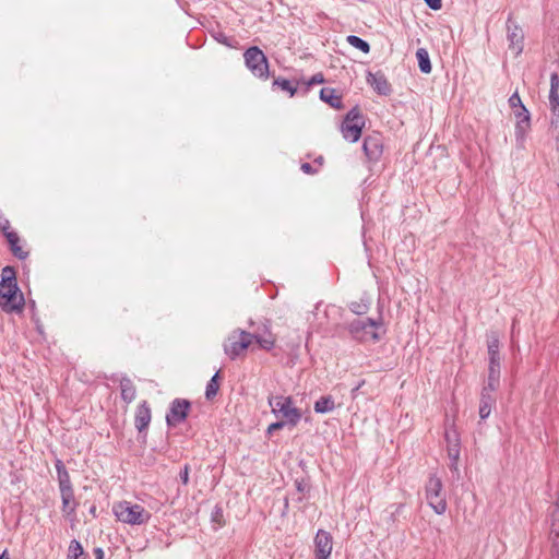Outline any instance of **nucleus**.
<instances>
[{"instance_id": "f257e3e1", "label": "nucleus", "mask_w": 559, "mask_h": 559, "mask_svg": "<svg viewBox=\"0 0 559 559\" xmlns=\"http://www.w3.org/2000/svg\"><path fill=\"white\" fill-rule=\"evenodd\" d=\"M0 307L5 312H19L24 307V297L16 285L14 271L8 266L2 270Z\"/></svg>"}, {"instance_id": "f03ea898", "label": "nucleus", "mask_w": 559, "mask_h": 559, "mask_svg": "<svg viewBox=\"0 0 559 559\" xmlns=\"http://www.w3.org/2000/svg\"><path fill=\"white\" fill-rule=\"evenodd\" d=\"M349 333L358 341L370 343L381 340L385 332V325L382 319L370 320L356 318L349 323Z\"/></svg>"}, {"instance_id": "7ed1b4c3", "label": "nucleus", "mask_w": 559, "mask_h": 559, "mask_svg": "<svg viewBox=\"0 0 559 559\" xmlns=\"http://www.w3.org/2000/svg\"><path fill=\"white\" fill-rule=\"evenodd\" d=\"M56 471L60 490V497L62 501L61 511L64 516L72 518L75 514L79 502L75 500L74 490L72 487L70 475L62 463V461L57 460L56 462Z\"/></svg>"}, {"instance_id": "20e7f679", "label": "nucleus", "mask_w": 559, "mask_h": 559, "mask_svg": "<svg viewBox=\"0 0 559 559\" xmlns=\"http://www.w3.org/2000/svg\"><path fill=\"white\" fill-rule=\"evenodd\" d=\"M112 511L118 521L129 525H142L151 520V513L147 510L129 501L115 503Z\"/></svg>"}, {"instance_id": "39448f33", "label": "nucleus", "mask_w": 559, "mask_h": 559, "mask_svg": "<svg viewBox=\"0 0 559 559\" xmlns=\"http://www.w3.org/2000/svg\"><path fill=\"white\" fill-rule=\"evenodd\" d=\"M243 61L250 73L262 81L270 76V64L264 52L257 46L249 47L243 52Z\"/></svg>"}, {"instance_id": "423d86ee", "label": "nucleus", "mask_w": 559, "mask_h": 559, "mask_svg": "<svg viewBox=\"0 0 559 559\" xmlns=\"http://www.w3.org/2000/svg\"><path fill=\"white\" fill-rule=\"evenodd\" d=\"M425 492L429 507L437 514H444L448 509V503L442 481L437 475L432 474L429 476L426 483Z\"/></svg>"}, {"instance_id": "0eeeda50", "label": "nucleus", "mask_w": 559, "mask_h": 559, "mask_svg": "<svg viewBox=\"0 0 559 559\" xmlns=\"http://www.w3.org/2000/svg\"><path fill=\"white\" fill-rule=\"evenodd\" d=\"M509 105L515 117V134L519 139L524 140L527 132L531 130V115L523 105L518 91L510 96Z\"/></svg>"}, {"instance_id": "6e6552de", "label": "nucleus", "mask_w": 559, "mask_h": 559, "mask_svg": "<svg viewBox=\"0 0 559 559\" xmlns=\"http://www.w3.org/2000/svg\"><path fill=\"white\" fill-rule=\"evenodd\" d=\"M269 404L276 416L284 418L292 426H296L301 418V413L293 406L290 396L271 397Z\"/></svg>"}, {"instance_id": "1a4fd4ad", "label": "nucleus", "mask_w": 559, "mask_h": 559, "mask_svg": "<svg viewBox=\"0 0 559 559\" xmlns=\"http://www.w3.org/2000/svg\"><path fill=\"white\" fill-rule=\"evenodd\" d=\"M365 127V118L358 107L350 109L344 118L341 132L345 140L357 142L361 136L362 128Z\"/></svg>"}, {"instance_id": "9d476101", "label": "nucleus", "mask_w": 559, "mask_h": 559, "mask_svg": "<svg viewBox=\"0 0 559 559\" xmlns=\"http://www.w3.org/2000/svg\"><path fill=\"white\" fill-rule=\"evenodd\" d=\"M229 341L233 349H247L249 346H252L255 343L260 345L262 349H269L274 345L273 341H261L253 337L251 334L241 331L235 330L229 336Z\"/></svg>"}, {"instance_id": "9b49d317", "label": "nucleus", "mask_w": 559, "mask_h": 559, "mask_svg": "<svg viewBox=\"0 0 559 559\" xmlns=\"http://www.w3.org/2000/svg\"><path fill=\"white\" fill-rule=\"evenodd\" d=\"M191 404L187 400L176 399L171 402L169 412L166 415V423L169 427H176L188 417Z\"/></svg>"}, {"instance_id": "f8f14e48", "label": "nucleus", "mask_w": 559, "mask_h": 559, "mask_svg": "<svg viewBox=\"0 0 559 559\" xmlns=\"http://www.w3.org/2000/svg\"><path fill=\"white\" fill-rule=\"evenodd\" d=\"M549 521V540L551 543V554L554 557L559 558V495L556 498L555 504L550 508Z\"/></svg>"}, {"instance_id": "ddd939ff", "label": "nucleus", "mask_w": 559, "mask_h": 559, "mask_svg": "<svg viewBox=\"0 0 559 559\" xmlns=\"http://www.w3.org/2000/svg\"><path fill=\"white\" fill-rule=\"evenodd\" d=\"M500 368L501 358L499 356V352H491L489 358L488 380L487 384L485 385L487 390H490V392H495L499 388Z\"/></svg>"}, {"instance_id": "4468645a", "label": "nucleus", "mask_w": 559, "mask_h": 559, "mask_svg": "<svg viewBox=\"0 0 559 559\" xmlns=\"http://www.w3.org/2000/svg\"><path fill=\"white\" fill-rule=\"evenodd\" d=\"M314 547L316 557H330L333 548L331 534L319 530L314 537Z\"/></svg>"}, {"instance_id": "2eb2a0df", "label": "nucleus", "mask_w": 559, "mask_h": 559, "mask_svg": "<svg viewBox=\"0 0 559 559\" xmlns=\"http://www.w3.org/2000/svg\"><path fill=\"white\" fill-rule=\"evenodd\" d=\"M151 408L146 401L142 402L135 413L134 425L139 432L147 429L151 423Z\"/></svg>"}, {"instance_id": "dca6fc26", "label": "nucleus", "mask_w": 559, "mask_h": 559, "mask_svg": "<svg viewBox=\"0 0 559 559\" xmlns=\"http://www.w3.org/2000/svg\"><path fill=\"white\" fill-rule=\"evenodd\" d=\"M549 106L551 112L559 117V75L557 73L550 75Z\"/></svg>"}, {"instance_id": "f3484780", "label": "nucleus", "mask_w": 559, "mask_h": 559, "mask_svg": "<svg viewBox=\"0 0 559 559\" xmlns=\"http://www.w3.org/2000/svg\"><path fill=\"white\" fill-rule=\"evenodd\" d=\"M362 148L367 158L371 162L378 160L382 154V145L377 138H366Z\"/></svg>"}, {"instance_id": "a211bd4d", "label": "nucleus", "mask_w": 559, "mask_h": 559, "mask_svg": "<svg viewBox=\"0 0 559 559\" xmlns=\"http://www.w3.org/2000/svg\"><path fill=\"white\" fill-rule=\"evenodd\" d=\"M447 451L450 460L460 459V439L455 430L445 431Z\"/></svg>"}, {"instance_id": "6ab92c4d", "label": "nucleus", "mask_w": 559, "mask_h": 559, "mask_svg": "<svg viewBox=\"0 0 559 559\" xmlns=\"http://www.w3.org/2000/svg\"><path fill=\"white\" fill-rule=\"evenodd\" d=\"M493 392H490V390H487L486 386H484L481 391L480 396V405H479V416L481 419H486L491 412V407L496 403V397L492 395Z\"/></svg>"}, {"instance_id": "aec40b11", "label": "nucleus", "mask_w": 559, "mask_h": 559, "mask_svg": "<svg viewBox=\"0 0 559 559\" xmlns=\"http://www.w3.org/2000/svg\"><path fill=\"white\" fill-rule=\"evenodd\" d=\"M367 81L373 87V90L379 94L386 95L391 91V86H390L389 82L382 74L369 73Z\"/></svg>"}, {"instance_id": "412c9836", "label": "nucleus", "mask_w": 559, "mask_h": 559, "mask_svg": "<svg viewBox=\"0 0 559 559\" xmlns=\"http://www.w3.org/2000/svg\"><path fill=\"white\" fill-rule=\"evenodd\" d=\"M508 39L510 41L509 47L512 49L515 55H519L523 50V32L520 27L515 26L512 31L508 34Z\"/></svg>"}, {"instance_id": "4be33fe9", "label": "nucleus", "mask_w": 559, "mask_h": 559, "mask_svg": "<svg viewBox=\"0 0 559 559\" xmlns=\"http://www.w3.org/2000/svg\"><path fill=\"white\" fill-rule=\"evenodd\" d=\"M7 240L15 257L25 259L28 255V251L21 245V239L16 233H8Z\"/></svg>"}, {"instance_id": "5701e85b", "label": "nucleus", "mask_w": 559, "mask_h": 559, "mask_svg": "<svg viewBox=\"0 0 559 559\" xmlns=\"http://www.w3.org/2000/svg\"><path fill=\"white\" fill-rule=\"evenodd\" d=\"M120 391L121 399L128 404L131 403L136 396V389L133 382L127 377H123L120 380Z\"/></svg>"}, {"instance_id": "b1692460", "label": "nucleus", "mask_w": 559, "mask_h": 559, "mask_svg": "<svg viewBox=\"0 0 559 559\" xmlns=\"http://www.w3.org/2000/svg\"><path fill=\"white\" fill-rule=\"evenodd\" d=\"M320 97L322 100H324L325 103L331 105V107L336 108V109L342 108V98L336 93L335 90L330 88V87H324L320 92Z\"/></svg>"}, {"instance_id": "393cba45", "label": "nucleus", "mask_w": 559, "mask_h": 559, "mask_svg": "<svg viewBox=\"0 0 559 559\" xmlns=\"http://www.w3.org/2000/svg\"><path fill=\"white\" fill-rule=\"evenodd\" d=\"M313 408H314L316 413L325 414V413L332 412L335 408V403L331 395L321 396L314 403Z\"/></svg>"}, {"instance_id": "a878e982", "label": "nucleus", "mask_w": 559, "mask_h": 559, "mask_svg": "<svg viewBox=\"0 0 559 559\" xmlns=\"http://www.w3.org/2000/svg\"><path fill=\"white\" fill-rule=\"evenodd\" d=\"M416 57L418 60V66L421 72L430 73L431 72V63L429 60V55L426 49L419 48L416 51Z\"/></svg>"}, {"instance_id": "bb28decb", "label": "nucleus", "mask_w": 559, "mask_h": 559, "mask_svg": "<svg viewBox=\"0 0 559 559\" xmlns=\"http://www.w3.org/2000/svg\"><path fill=\"white\" fill-rule=\"evenodd\" d=\"M273 87L280 88L286 92L290 97L297 92V86L294 85L289 80L284 78H277L273 81Z\"/></svg>"}, {"instance_id": "cd10ccee", "label": "nucleus", "mask_w": 559, "mask_h": 559, "mask_svg": "<svg viewBox=\"0 0 559 559\" xmlns=\"http://www.w3.org/2000/svg\"><path fill=\"white\" fill-rule=\"evenodd\" d=\"M218 377H219V371H217L212 378L211 380L207 382L206 384V388H205V397L207 400H212L216 396L218 390H219V383H218Z\"/></svg>"}, {"instance_id": "c85d7f7f", "label": "nucleus", "mask_w": 559, "mask_h": 559, "mask_svg": "<svg viewBox=\"0 0 559 559\" xmlns=\"http://www.w3.org/2000/svg\"><path fill=\"white\" fill-rule=\"evenodd\" d=\"M346 40L350 46L361 50L365 53H368L370 51L369 44L366 40L359 38L358 36L349 35L347 36Z\"/></svg>"}, {"instance_id": "c756f323", "label": "nucleus", "mask_w": 559, "mask_h": 559, "mask_svg": "<svg viewBox=\"0 0 559 559\" xmlns=\"http://www.w3.org/2000/svg\"><path fill=\"white\" fill-rule=\"evenodd\" d=\"M83 555V547L76 539L71 540L67 559H79Z\"/></svg>"}, {"instance_id": "7c9ffc66", "label": "nucleus", "mask_w": 559, "mask_h": 559, "mask_svg": "<svg viewBox=\"0 0 559 559\" xmlns=\"http://www.w3.org/2000/svg\"><path fill=\"white\" fill-rule=\"evenodd\" d=\"M189 473L190 466L186 464L179 473V478L185 486L189 484Z\"/></svg>"}, {"instance_id": "2f4dec72", "label": "nucleus", "mask_w": 559, "mask_h": 559, "mask_svg": "<svg viewBox=\"0 0 559 559\" xmlns=\"http://www.w3.org/2000/svg\"><path fill=\"white\" fill-rule=\"evenodd\" d=\"M0 229L3 231L5 237L8 233H15L14 230H12L10 222L8 219L0 218Z\"/></svg>"}, {"instance_id": "473e14b6", "label": "nucleus", "mask_w": 559, "mask_h": 559, "mask_svg": "<svg viewBox=\"0 0 559 559\" xmlns=\"http://www.w3.org/2000/svg\"><path fill=\"white\" fill-rule=\"evenodd\" d=\"M295 485H296L297 491L299 493H304V492L309 490V486H308V484L304 479H301V480L297 479L295 481Z\"/></svg>"}, {"instance_id": "72a5a7b5", "label": "nucleus", "mask_w": 559, "mask_h": 559, "mask_svg": "<svg viewBox=\"0 0 559 559\" xmlns=\"http://www.w3.org/2000/svg\"><path fill=\"white\" fill-rule=\"evenodd\" d=\"M350 308L356 313H364L366 311V309H367V306L366 305H360V304H357V302H352Z\"/></svg>"}, {"instance_id": "f704fd0d", "label": "nucleus", "mask_w": 559, "mask_h": 559, "mask_svg": "<svg viewBox=\"0 0 559 559\" xmlns=\"http://www.w3.org/2000/svg\"><path fill=\"white\" fill-rule=\"evenodd\" d=\"M285 425V421H276V423H273L269 426L267 428V432L269 433H272L274 430H278V429H282Z\"/></svg>"}, {"instance_id": "c9c22d12", "label": "nucleus", "mask_w": 559, "mask_h": 559, "mask_svg": "<svg viewBox=\"0 0 559 559\" xmlns=\"http://www.w3.org/2000/svg\"><path fill=\"white\" fill-rule=\"evenodd\" d=\"M425 1L433 10H438L442 5V1L441 0H425Z\"/></svg>"}, {"instance_id": "e433bc0d", "label": "nucleus", "mask_w": 559, "mask_h": 559, "mask_svg": "<svg viewBox=\"0 0 559 559\" xmlns=\"http://www.w3.org/2000/svg\"><path fill=\"white\" fill-rule=\"evenodd\" d=\"M323 82V75L321 73H318L311 78L309 81V84H319Z\"/></svg>"}, {"instance_id": "4c0bfd02", "label": "nucleus", "mask_w": 559, "mask_h": 559, "mask_svg": "<svg viewBox=\"0 0 559 559\" xmlns=\"http://www.w3.org/2000/svg\"><path fill=\"white\" fill-rule=\"evenodd\" d=\"M365 384V380L358 382V384L352 390V397L356 399L358 390Z\"/></svg>"}, {"instance_id": "58836bf2", "label": "nucleus", "mask_w": 559, "mask_h": 559, "mask_svg": "<svg viewBox=\"0 0 559 559\" xmlns=\"http://www.w3.org/2000/svg\"><path fill=\"white\" fill-rule=\"evenodd\" d=\"M301 170L305 174H313L312 166L309 163H305L301 165Z\"/></svg>"}, {"instance_id": "ea45409f", "label": "nucleus", "mask_w": 559, "mask_h": 559, "mask_svg": "<svg viewBox=\"0 0 559 559\" xmlns=\"http://www.w3.org/2000/svg\"><path fill=\"white\" fill-rule=\"evenodd\" d=\"M94 555L95 559H104V551L102 548H95Z\"/></svg>"}, {"instance_id": "a19ab883", "label": "nucleus", "mask_w": 559, "mask_h": 559, "mask_svg": "<svg viewBox=\"0 0 559 559\" xmlns=\"http://www.w3.org/2000/svg\"><path fill=\"white\" fill-rule=\"evenodd\" d=\"M451 463H450V468L452 471H457V463H459V460H450Z\"/></svg>"}, {"instance_id": "79ce46f5", "label": "nucleus", "mask_w": 559, "mask_h": 559, "mask_svg": "<svg viewBox=\"0 0 559 559\" xmlns=\"http://www.w3.org/2000/svg\"><path fill=\"white\" fill-rule=\"evenodd\" d=\"M0 559H11V558H10V556H9L8 550H4V551L0 555Z\"/></svg>"}, {"instance_id": "37998d69", "label": "nucleus", "mask_w": 559, "mask_h": 559, "mask_svg": "<svg viewBox=\"0 0 559 559\" xmlns=\"http://www.w3.org/2000/svg\"><path fill=\"white\" fill-rule=\"evenodd\" d=\"M240 352L234 350L231 352L230 358L236 359L239 356Z\"/></svg>"}, {"instance_id": "c03bdc74", "label": "nucleus", "mask_w": 559, "mask_h": 559, "mask_svg": "<svg viewBox=\"0 0 559 559\" xmlns=\"http://www.w3.org/2000/svg\"><path fill=\"white\" fill-rule=\"evenodd\" d=\"M492 346H498V340H495V342L492 343Z\"/></svg>"}, {"instance_id": "a18cd8bd", "label": "nucleus", "mask_w": 559, "mask_h": 559, "mask_svg": "<svg viewBox=\"0 0 559 559\" xmlns=\"http://www.w3.org/2000/svg\"><path fill=\"white\" fill-rule=\"evenodd\" d=\"M316 559H329V557H316Z\"/></svg>"}]
</instances>
